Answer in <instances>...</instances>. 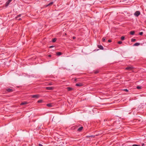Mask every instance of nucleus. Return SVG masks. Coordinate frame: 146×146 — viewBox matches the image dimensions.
<instances>
[{
	"label": "nucleus",
	"instance_id": "obj_1",
	"mask_svg": "<svg viewBox=\"0 0 146 146\" xmlns=\"http://www.w3.org/2000/svg\"><path fill=\"white\" fill-rule=\"evenodd\" d=\"M140 12L139 11H137L134 13V15L135 16L137 17L140 15Z\"/></svg>",
	"mask_w": 146,
	"mask_h": 146
},
{
	"label": "nucleus",
	"instance_id": "obj_2",
	"mask_svg": "<svg viewBox=\"0 0 146 146\" xmlns=\"http://www.w3.org/2000/svg\"><path fill=\"white\" fill-rule=\"evenodd\" d=\"M31 98H38L39 97V96L38 95H33L31 96Z\"/></svg>",
	"mask_w": 146,
	"mask_h": 146
},
{
	"label": "nucleus",
	"instance_id": "obj_3",
	"mask_svg": "<svg viewBox=\"0 0 146 146\" xmlns=\"http://www.w3.org/2000/svg\"><path fill=\"white\" fill-rule=\"evenodd\" d=\"M133 69V67L132 66H129L126 67L125 68V70H131Z\"/></svg>",
	"mask_w": 146,
	"mask_h": 146
},
{
	"label": "nucleus",
	"instance_id": "obj_4",
	"mask_svg": "<svg viewBox=\"0 0 146 146\" xmlns=\"http://www.w3.org/2000/svg\"><path fill=\"white\" fill-rule=\"evenodd\" d=\"M46 89L47 90H52L54 89V87H46Z\"/></svg>",
	"mask_w": 146,
	"mask_h": 146
},
{
	"label": "nucleus",
	"instance_id": "obj_5",
	"mask_svg": "<svg viewBox=\"0 0 146 146\" xmlns=\"http://www.w3.org/2000/svg\"><path fill=\"white\" fill-rule=\"evenodd\" d=\"M98 47L101 50H103L104 48L103 46L101 45H98Z\"/></svg>",
	"mask_w": 146,
	"mask_h": 146
},
{
	"label": "nucleus",
	"instance_id": "obj_6",
	"mask_svg": "<svg viewBox=\"0 0 146 146\" xmlns=\"http://www.w3.org/2000/svg\"><path fill=\"white\" fill-rule=\"evenodd\" d=\"M82 84L81 83H77L76 84V86H82Z\"/></svg>",
	"mask_w": 146,
	"mask_h": 146
},
{
	"label": "nucleus",
	"instance_id": "obj_7",
	"mask_svg": "<svg viewBox=\"0 0 146 146\" xmlns=\"http://www.w3.org/2000/svg\"><path fill=\"white\" fill-rule=\"evenodd\" d=\"M83 128L82 127H80L78 129L77 131L79 132H80L82 130Z\"/></svg>",
	"mask_w": 146,
	"mask_h": 146
},
{
	"label": "nucleus",
	"instance_id": "obj_8",
	"mask_svg": "<svg viewBox=\"0 0 146 146\" xmlns=\"http://www.w3.org/2000/svg\"><path fill=\"white\" fill-rule=\"evenodd\" d=\"M7 91L9 92H11L13 91V90L10 88H8L6 90Z\"/></svg>",
	"mask_w": 146,
	"mask_h": 146
},
{
	"label": "nucleus",
	"instance_id": "obj_9",
	"mask_svg": "<svg viewBox=\"0 0 146 146\" xmlns=\"http://www.w3.org/2000/svg\"><path fill=\"white\" fill-rule=\"evenodd\" d=\"M10 3L8 1H7L6 3L5 6L6 7L8 6Z\"/></svg>",
	"mask_w": 146,
	"mask_h": 146
},
{
	"label": "nucleus",
	"instance_id": "obj_10",
	"mask_svg": "<svg viewBox=\"0 0 146 146\" xmlns=\"http://www.w3.org/2000/svg\"><path fill=\"white\" fill-rule=\"evenodd\" d=\"M27 102H22L21 104V105H25L27 104Z\"/></svg>",
	"mask_w": 146,
	"mask_h": 146
},
{
	"label": "nucleus",
	"instance_id": "obj_11",
	"mask_svg": "<svg viewBox=\"0 0 146 146\" xmlns=\"http://www.w3.org/2000/svg\"><path fill=\"white\" fill-rule=\"evenodd\" d=\"M140 45V43L138 42H136L133 44L134 46H138Z\"/></svg>",
	"mask_w": 146,
	"mask_h": 146
},
{
	"label": "nucleus",
	"instance_id": "obj_12",
	"mask_svg": "<svg viewBox=\"0 0 146 146\" xmlns=\"http://www.w3.org/2000/svg\"><path fill=\"white\" fill-rule=\"evenodd\" d=\"M56 54L57 56H60L62 54V53L61 52H56Z\"/></svg>",
	"mask_w": 146,
	"mask_h": 146
},
{
	"label": "nucleus",
	"instance_id": "obj_13",
	"mask_svg": "<svg viewBox=\"0 0 146 146\" xmlns=\"http://www.w3.org/2000/svg\"><path fill=\"white\" fill-rule=\"evenodd\" d=\"M130 34L132 35H133L135 34V32L134 31H131L130 32Z\"/></svg>",
	"mask_w": 146,
	"mask_h": 146
},
{
	"label": "nucleus",
	"instance_id": "obj_14",
	"mask_svg": "<svg viewBox=\"0 0 146 146\" xmlns=\"http://www.w3.org/2000/svg\"><path fill=\"white\" fill-rule=\"evenodd\" d=\"M46 106L49 107H52V105L50 104H48L46 105Z\"/></svg>",
	"mask_w": 146,
	"mask_h": 146
},
{
	"label": "nucleus",
	"instance_id": "obj_15",
	"mask_svg": "<svg viewBox=\"0 0 146 146\" xmlns=\"http://www.w3.org/2000/svg\"><path fill=\"white\" fill-rule=\"evenodd\" d=\"M67 88L68 90L69 91L71 90L72 89L70 87H67Z\"/></svg>",
	"mask_w": 146,
	"mask_h": 146
},
{
	"label": "nucleus",
	"instance_id": "obj_16",
	"mask_svg": "<svg viewBox=\"0 0 146 146\" xmlns=\"http://www.w3.org/2000/svg\"><path fill=\"white\" fill-rule=\"evenodd\" d=\"M53 4V2H51L50 3H49L46 6L47 7V6H48L50 5H51L52 4Z\"/></svg>",
	"mask_w": 146,
	"mask_h": 146
},
{
	"label": "nucleus",
	"instance_id": "obj_17",
	"mask_svg": "<svg viewBox=\"0 0 146 146\" xmlns=\"http://www.w3.org/2000/svg\"><path fill=\"white\" fill-rule=\"evenodd\" d=\"M56 38H54L52 40V42H55L56 41Z\"/></svg>",
	"mask_w": 146,
	"mask_h": 146
},
{
	"label": "nucleus",
	"instance_id": "obj_18",
	"mask_svg": "<svg viewBox=\"0 0 146 146\" xmlns=\"http://www.w3.org/2000/svg\"><path fill=\"white\" fill-rule=\"evenodd\" d=\"M125 39V37L123 36H122L121 37V39L122 40H124Z\"/></svg>",
	"mask_w": 146,
	"mask_h": 146
},
{
	"label": "nucleus",
	"instance_id": "obj_19",
	"mask_svg": "<svg viewBox=\"0 0 146 146\" xmlns=\"http://www.w3.org/2000/svg\"><path fill=\"white\" fill-rule=\"evenodd\" d=\"M42 102V100H39L37 102L38 103H41Z\"/></svg>",
	"mask_w": 146,
	"mask_h": 146
},
{
	"label": "nucleus",
	"instance_id": "obj_20",
	"mask_svg": "<svg viewBox=\"0 0 146 146\" xmlns=\"http://www.w3.org/2000/svg\"><path fill=\"white\" fill-rule=\"evenodd\" d=\"M136 41V39L134 38H132L131 40V41L132 42H134Z\"/></svg>",
	"mask_w": 146,
	"mask_h": 146
},
{
	"label": "nucleus",
	"instance_id": "obj_21",
	"mask_svg": "<svg viewBox=\"0 0 146 146\" xmlns=\"http://www.w3.org/2000/svg\"><path fill=\"white\" fill-rule=\"evenodd\" d=\"M21 15V14L19 15H17V16L16 17V19H17L18 17H20Z\"/></svg>",
	"mask_w": 146,
	"mask_h": 146
},
{
	"label": "nucleus",
	"instance_id": "obj_22",
	"mask_svg": "<svg viewBox=\"0 0 146 146\" xmlns=\"http://www.w3.org/2000/svg\"><path fill=\"white\" fill-rule=\"evenodd\" d=\"M137 88L138 89H141V88L140 86H137Z\"/></svg>",
	"mask_w": 146,
	"mask_h": 146
},
{
	"label": "nucleus",
	"instance_id": "obj_23",
	"mask_svg": "<svg viewBox=\"0 0 146 146\" xmlns=\"http://www.w3.org/2000/svg\"><path fill=\"white\" fill-rule=\"evenodd\" d=\"M102 40L103 42H105V38L104 37L103 38H102Z\"/></svg>",
	"mask_w": 146,
	"mask_h": 146
},
{
	"label": "nucleus",
	"instance_id": "obj_24",
	"mask_svg": "<svg viewBox=\"0 0 146 146\" xmlns=\"http://www.w3.org/2000/svg\"><path fill=\"white\" fill-rule=\"evenodd\" d=\"M118 44H120L122 43V42L121 41H119L118 42Z\"/></svg>",
	"mask_w": 146,
	"mask_h": 146
},
{
	"label": "nucleus",
	"instance_id": "obj_25",
	"mask_svg": "<svg viewBox=\"0 0 146 146\" xmlns=\"http://www.w3.org/2000/svg\"><path fill=\"white\" fill-rule=\"evenodd\" d=\"M132 146H140V145L136 144H134L132 145Z\"/></svg>",
	"mask_w": 146,
	"mask_h": 146
},
{
	"label": "nucleus",
	"instance_id": "obj_26",
	"mask_svg": "<svg viewBox=\"0 0 146 146\" xmlns=\"http://www.w3.org/2000/svg\"><path fill=\"white\" fill-rule=\"evenodd\" d=\"M143 32H141L139 33V34L140 35H142L143 34Z\"/></svg>",
	"mask_w": 146,
	"mask_h": 146
},
{
	"label": "nucleus",
	"instance_id": "obj_27",
	"mask_svg": "<svg viewBox=\"0 0 146 146\" xmlns=\"http://www.w3.org/2000/svg\"><path fill=\"white\" fill-rule=\"evenodd\" d=\"M123 90L125 92H128V90L127 89H125Z\"/></svg>",
	"mask_w": 146,
	"mask_h": 146
},
{
	"label": "nucleus",
	"instance_id": "obj_28",
	"mask_svg": "<svg viewBox=\"0 0 146 146\" xmlns=\"http://www.w3.org/2000/svg\"><path fill=\"white\" fill-rule=\"evenodd\" d=\"M38 146H43V145L41 144H38Z\"/></svg>",
	"mask_w": 146,
	"mask_h": 146
},
{
	"label": "nucleus",
	"instance_id": "obj_29",
	"mask_svg": "<svg viewBox=\"0 0 146 146\" xmlns=\"http://www.w3.org/2000/svg\"><path fill=\"white\" fill-rule=\"evenodd\" d=\"M54 47V46H50L49 47V48H52L53 47Z\"/></svg>",
	"mask_w": 146,
	"mask_h": 146
},
{
	"label": "nucleus",
	"instance_id": "obj_30",
	"mask_svg": "<svg viewBox=\"0 0 146 146\" xmlns=\"http://www.w3.org/2000/svg\"><path fill=\"white\" fill-rule=\"evenodd\" d=\"M111 40H108V42H111Z\"/></svg>",
	"mask_w": 146,
	"mask_h": 146
},
{
	"label": "nucleus",
	"instance_id": "obj_31",
	"mask_svg": "<svg viewBox=\"0 0 146 146\" xmlns=\"http://www.w3.org/2000/svg\"><path fill=\"white\" fill-rule=\"evenodd\" d=\"M48 57H51V54H49L48 55Z\"/></svg>",
	"mask_w": 146,
	"mask_h": 146
},
{
	"label": "nucleus",
	"instance_id": "obj_32",
	"mask_svg": "<svg viewBox=\"0 0 146 146\" xmlns=\"http://www.w3.org/2000/svg\"><path fill=\"white\" fill-rule=\"evenodd\" d=\"M76 38V37H75V36H73V39H75Z\"/></svg>",
	"mask_w": 146,
	"mask_h": 146
},
{
	"label": "nucleus",
	"instance_id": "obj_33",
	"mask_svg": "<svg viewBox=\"0 0 146 146\" xmlns=\"http://www.w3.org/2000/svg\"><path fill=\"white\" fill-rule=\"evenodd\" d=\"M98 72V71H96L95 72V74L97 73Z\"/></svg>",
	"mask_w": 146,
	"mask_h": 146
},
{
	"label": "nucleus",
	"instance_id": "obj_34",
	"mask_svg": "<svg viewBox=\"0 0 146 146\" xmlns=\"http://www.w3.org/2000/svg\"><path fill=\"white\" fill-rule=\"evenodd\" d=\"M12 0H8V1L10 3Z\"/></svg>",
	"mask_w": 146,
	"mask_h": 146
},
{
	"label": "nucleus",
	"instance_id": "obj_35",
	"mask_svg": "<svg viewBox=\"0 0 146 146\" xmlns=\"http://www.w3.org/2000/svg\"><path fill=\"white\" fill-rule=\"evenodd\" d=\"M145 145L143 143L142 145V146H144Z\"/></svg>",
	"mask_w": 146,
	"mask_h": 146
},
{
	"label": "nucleus",
	"instance_id": "obj_36",
	"mask_svg": "<svg viewBox=\"0 0 146 146\" xmlns=\"http://www.w3.org/2000/svg\"><path fill=\"white\" fill-rule=\"evenodd\" d=\"M19 20H20L21 19V18H19V19H18Z\"/></svg>",
	"mask_w": 146,
	"mask_h": 146
}]
</instances>
